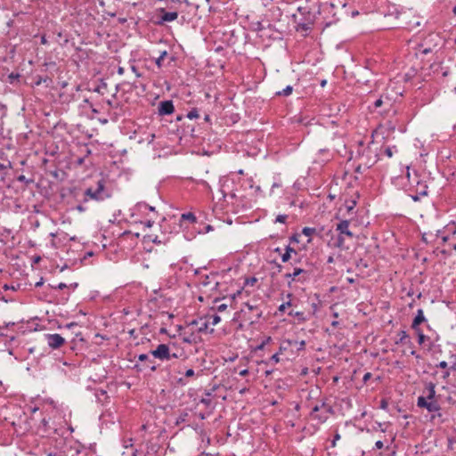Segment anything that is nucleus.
Listing matches in <instances>:
<instances>
[{"label": "nucleus", "mask_w": 456, "mask_h": 456, "mask_svg": "<svg viewBox=\"0 0 456 456\" xmlns=\"http://www.w3.org/2000/svg\"><path fill=\"white\" fill-rule=\"evenodd\" d=\"M427 320L424 316V312L422 309H418L416 316L414 317L412 323H411V329L417 330L419 329V326L422 322H425Z\"/></svg>", "instance_id": "10"}, {"label": "nucleus", "mask_w": 456, "mask_h": 456, "mask_svg": "<svg viewBox=\"0 0 456 456\" xmlns=\"http://www.w3.org/2000/svg\"><path fill=\"white\" fill-rule=\"evenodd\" d=\"M25 180H26V178H25V176H24L23 175H20V176L18 177V181H20V182H23V181H25Z\"/></svg>", "instance_id": "55"}, {"label": "nucleus", "mask_w": 456, "mask_h": 456, "mask_svg": "<svg viewBox=\"0 0 456 456\" xmlns=\"http://www.w3.org/2000/svg\"><path fill=\"white\" fill-rule=\"evenodd\" d=\"M149 368L151 371H155L157 370V366L153 364V362L150 363Z\"/></svg>", "instance_id": "52"}, {"label": "nucleus", "mask_w": 456, "mask_h": 456, "mask_svg": "<svg viewBox=\"0 0 456 456\" xmlns=\"http://www.w3.org/2000/svg\"><path fill=\"white\" fill-rule=\"evenodd\" d=\"M305 274L306 271L302 268H295L292 273H286L285 278L289 279L290 281H295L297 276L300 274Z\"/></svg>", "instance_id": "12"}, {"label": "nucleus", "mask_w": 456, "mask_h": 456, "mask_svg": "<svg viewBox=\"0 0 456 456\" xmlns=\"http://www.w3.org/2000/svg\"><path fill=\"white\" fill-rule=\"evenodd\" d=\"M448 443H449V446L452 450H454L455 447L453 446V444L456 443V441H454L452 438H448Z\"/></svg>", "instance_id": "43"}, {"label": "nucleus", "mask_w": 456, "mask_h": 456, "mask_svg": "<svg viewBox=\"0 0 456 456\" xmlns=\"http://www.w3.org/2000/svg\"><path fill=\"white\" fill-rule=\"evenodd\" d=\"M132 70L136 73L137 77H140V74L136 72V68L134 66H132Z\"/></svg>", "instance_id": "58"}, {"label": "nucleus", "mask_w": 456, "mask_h": 456, "mask_svg": "<svg viewBox=\"0 0 456 456\" xmlns=\"http://www.w3.org/2000/svg\"><path fill=\"white\" fill-rule=\"evenodd\" d=\"M291 258V255L289 252H285L281 255V261L287 263Z\"/></svg>", "instance_id": "34"}, {"label": "nucleus", "mask_w": 456, "mask_h": 456, "mask_svg": "<svg viewBox=\"0 0 456 456\" xmlns=\"http://www.w3.org/2000/svg\"><path fill=\"white\" fill-rule=\"evenodd\" d=\"M194 376V370L192 369H189L185 371V377L191 378Z\"/></svg>", "instance_id": "40"}, {"label": "nucleus", "mask_w": 456, "mask_h": 456, "mask_svg": "<svg viewBox=\"0 0 456 456\" xmlns=\"http://www.w3.org/2000/svg\"><path fill=\"white\" fill-rule=\"evenodd\" d=\"M201 183H202L204 186L209 187V186H208V183H207V182H205V181H202V182H201Z\"/></svg>", "instance_id": "64"}, {"label": "nucleus", "mask_w": 456, "mask_h": 456, "mask_svg": "<svg viewBox=\"0 0 456 456\" xmlns=\"http://www.w3.org/2000/svg\"><path fill=\"white\" fill-rule=\"evenodd\" d=\"M325 85H326V80H322V81L321 82V86L323 87Z\"/></svg>", "instance_id": "63"}, {"label": "nucleus", "mask_w": 456, "mask_h": 456, "mask_svg": "<svg viewBox=\"0 0 456 456\" xmlns=\"http://www.w3.org/2000/svg\"><path fill=\"white\" fill-rule=\"evenodd\" d=\"M150 354L160 361H169L172 358H177L176 354H171L170 347L167 344H159L158 346L151 350Z\"/></svg>", "instance_id": "4"}, {"label": "nucleus", "mask_w": 456, "mask_h": 456, "mask_svg": "<svg viewBox=\"0 0 456 456\" xmlns=\"http://www.w3.org/2000/svg\"><path fill=\"white\" fill-rule=\"evenodd\" d=\"M330 406L326 405L325 403H322L320 406L315 405L311 411V416L313 419H321L322 417L318 414V411H322L323 413H328L330 412Z\"/></svg>", "instance_id": "9"}, {"label": "nucleus", "mask_w": 456, "mask_h": 456, "mask_svg": "<svg viewBox=\"0 0 456 456\" xmlns=\"http://www.w3.org/2000/svg\"><path fill=\"white\" fill-rule=\"evenodd\" d=\"M3 288H4V290H7V289H10V287H9L7 284L4 285V287H3Z\"/></svg>", "instance_id": "62"}, {"label": "nucleus", "mask_w": 456, "mask_h": 456, "mask_svg": "<svg viewBox=\"0 0 456 456\" xmlns=\"http://www.w3.org/2000/svg\"><path fill=\"white\" fill-rule=\"evenodd\" d=\"M47 81H51V79L48 77L38 76V77H36L35 85L36 86H40L41 84L46 83Z\"/></svg>", "instance_id": "20"}, {"label": "nucleus", "mask_w": 456, "mask_h": 456, "mask_svg": "<svg viewBox=\"0 0 456 456\" xmlns=\"http://www.w3.org/2000/svg\"><path fill=\"white\" fill-rule=\"evenodd\" d=\"M13 441V436L10 434V429H2L0 432V444L9 445Z\"/></svg>", "instance_id": "8"}, {"label": "nucleus", "mask_w": 456, "mask_h": 456, "mask_svg": "<svg viewBox=\"0 0 456 456\" xmlns=\"http://www.w3.org/2000/svg\"><path fill=\"white\" fill-rule=\"evenodd\" d=\"M356 205V202L354 200L350 201L346 205L347 212H351Z\"/></svg>", "instance_id": "30"}, {"label": "nucleus", "mask_w": 456, "mask_h": 456, "mask_svg": "<svg viewBox=\"0 0 456 456\" xmlns=\"http://www.w3.org/2000/svg\"><path fill=\"white\" fill-rule=\"evenodd\" d=\"M210 395H211L210 393H207L206 394V397H203L201 399V403H205L207 405H209L211 403Z\"/></svg>", "instance_id": "28"}, {"label": "nucleus", "mask_w": 456, "mask_h": 456, "mask_svg": "<svg viewBox=\"0 0 456 456\" xmlns=\"http://www.w3.org/2000/svg\"><path fill=\"white\" fill-rule=\"evenodd\" d=\"M388 407V402L386 399L380 401V408L386 410Z\"/></svg>", "instance_id": "38"}, {"label": "nucleus", "mask_w": 456, "mask_h": 456, "mask_svg": "<svg viewBox=\"0 0 456 456\" xmlns=\"http://www.w3.org/2000/svg\"><path fill=\"white\" fill-rule=\"evenodd\" d=\"M371 378L370 372H366L362 378L364 383H366Z\"/></svg>", "instance_id": "42"}, {"label": "nucleus", "mask_w": 456, "mask_h": 456, "mask_svg": "<svg viewBox=\"0 0 456 456\" xmlns=\"http://www.w3.org/2000/svg\"><path fill=\"white\" fill-rule=\"evenodd\" d=\"M289 316L297 317L298 320L303 321V322L305 320V316H304V313H303V312H295V311H290V312L289 313Z\"/></svg>", "instance_id": "19"}, {"label": "nucleus", "mask_w": 456, "mask_h": 456, "mask_svg": "<svg viewBox=\"0 0 456 456\" xmlns=\"http://www.w3.org/2000/svg\"><path fill=\"white\" fill-rule=\"evenodd\" d=\"M200 117L199 111L197 109H192L187 114V118L190 119L198 118Z\"/></svg>", "instance_id": "21"}, {"label": "nucleus", "mask_w": 456, "mask_h": 456, "mask_svg": "<svg viewBox=\"0 0 456 456\" xmlns=\"http://www.w3.org/2000/svg\"><path fill=\"white\" fill-rule=\"evenodd\" d=\"M138 360L140 362H148L149 363L152 362V360L150 359L147 354H141L138 355Z\"/></svg>", "instance_id": "23"}, {"label": "nucleus", "mask_w": 456, "mask_h": 456, "mask_svg": "<svg viewBox=\"0 0 456 456\" xmlns=\"http://www.w3.org/2000/svg\"><path fill=\"white\" fill-rule=\"evenodd\" d=\"M447 366H448V363L445 361H442L436 365L437 368H441V369H445V368H447Z\"/></svg>", "instance_id": "39"}, {"label": "nucleus", "mask_w": 456, "mask_h": 456, "mask_svg": "<svg viewBox=\"0 0 456 456\" xmlns=\"http://www.w3.org/2000/svg\"><path fill=\"white\" fill-rule=\"evenodd\" d=\"M159 11L162 13L159 23L174 21L178 17L177 12H166L163 8H161Z\"/></svg>", "instance_id": "7"}, {"label": "nucleus", "mask_w": 456, "mask_h": 456, "mask_svg": "<svg viewBox=\"0 0 456 456\" xmlns=\"http://www.w3.org/2000/svg\"><path fill=\"white\" fill-rule=\"evenodd\" d=\"M257 281V279L255 277H251L246 280L245 284L253 286Z\"/></svg>", "instance_id": "32"}, {"label": "nucleus", "mask_w": 456, "mask_h": 456, "mask_svg": "<svg viewBox=\"0 0 456 456\" xmlns=\"http://www.w3.org/2000/svg\"><path fill=\"white\" fill-rule=\"evenodd\" d=\"M167 56V51H163L159 57L156 60V64L158 67H161L162 66V61L164 60V58Z\"/></svg>", "instance_id": "22"}, {"label": "nucleus", "mask_w": 456, "mask_h": 456, "mask_svg": "<svg viewBox=\"0 0 456 456\" xmlns=\"http://www.w3.org/2000/svg\"><path fill=\"white\" fill-rule=\"evenodd\" d=\"M293 87L291 86H287L282 91L277 92V95L280 96H289L292 94Z\"/></svg>", "instance_id": "14"}, {"label": "nucleus", "mask_w": 456, "mask_h": 456, "mask_svg": "<svg viewBox=\"0 0 456 456\" xmlns=\"http://www.w3.org/2000/svg\"><path fill=\"white\" fill-rule=\"evenodd\" d=\"M286 252H289V254H290V255H291V253L297 255V251L294 248H292L290 246H288L286 248Z\"/></svg>", "instance_id": "46"}, {"label": "nucleus", "mask_w": 456, "mask_h": 456, "mask_svg": "<svg viewBox=\"0 0 456 456\" xmlns=\"http://www.w3.org/2000/svg\"><path fill=\"white\" fill-rule=\"evenodd\" d=\"M139 209H149L151 211H155V208L149 206L146 203H139L138 205Z\"/></svg>", "instance_id": "25"}, {"label": "nucleus", "mask_w": 456, "mask_h": 456, "mask_svg": "<svg viewBox=\"0 0 456 456\" xmlns=\"http://www.w3.org/2000/svg\"><path fill=\"white\" fill-rule=\"evenodd\" d=\"M206 320H209L210 321L209 324L212 326H215L220 322L221 318L219 315L214 314V315L206 317Z\"/></svg>", "instance_id": "15"}, {"label": "nucleus", "mask_w": 456, "mask_h": 456, "mask_svg": "<svg viewBox=\"0 0 456 456\" xmlns=\"http://www.w3.org/2000/svg\"><path fill=\"white\" fill-rule=\"evenodd\" d=\"M291 305V302L290 301H288V302H285L283 304H281L280 306H279V311L281 312H284L285 309L289 306Z\"/></svg>", "instance_id": "33"}, {"label": "nucleus", "mask_w": 456, "mask_h": 456, "mask_svg": "<svg viewBox=\"0 0 456 456\" xmlns=\"http://www.w3.org/2000/svg\"><path fill=\"white\" fill-rule=\"evenodd\" d=\"M382 104H383V101H382V99H378V100H376V101H375V102H374V106H375V108H379V107H380Z\"/></svg>", "instance_id": "44"}, {"label": "nucleus", "mask_w": 456, "mask_h": 456, "mask_svg": "<svg viewBox=\"0 0 456 456\" xmlns=\"http://www.w3.org/2000/svg\"><path fill=\"white\" fill-rule=\"evenodd\" d=\"M153 223H154V221L148 220V221L146 222V226H147V227H151V226H152Z\"/></svg>", "instance_id": "54"}, {"label": "nucleus", "mask_w": 456, "mask_h": 456, "mask_svg": "<svg viewBox=\"0 0 456 456\" xmlns=\"http://www.w3.org/2000/svg\"><path fill=\"white\" fill-rule=\"evenodd\" d=\"M148 238L154 243H160V240H158V237L155 236V238H151V236H148Z\"/></svg>", "instance_id": "51"}, {"label": "nucleus", "mask_w": 456, "mask_h": 456, "mask_svg": "<svg viewBox=\"0 0 456 456\" xmlns=\"http://www.w3.org/2000/svg\"><path fill=\"white\" fill-rule=\"evenodd\" d=\"M105 183V181L101 179L97 182L95 188L92 186L88 187L85 191V196L86 197L85 201H87L88 199L95 201H103L104 200L110 198L111 194L106 189Z\"/></svg>", "instance_id": "2"}, {"label": "nucleus", "mask_w": 456, "mask_h": 456, "mask_svg": "<svg viewBox=\"0 0 456 456\" xmlns=\"http://www.w3.org/2000/svg\"><path fill=\"white\" fill-rule=\"evenodd\" d=\"M6 168H7L6 166L0 163V171H1L0 179H4Z\"/></svg>", "instance_id": "35"}, {"label": "nucleus", "mask_w": 456, "mask_h": 456, "mask_svg": "<svg viewBox=\"0 0 456 456\" xmlns=\"http://www.w3.org/2000/svg\"><path fill=\"white\" fill-rule=\"evenodd\" d=\"M216 436V442L217 443H221V444H224L226 442V439H223L222 437H219L218 435Z\"/></svg>", "instance_id": "50"}, {"label": "nucleus", "mask_w": 456, "mask_h": 456, "mask_svg": "<svg viewBox=\"0 0 456 456\" xmlns=\"http://www.w3.org/2000/svg\"><path fill=\"white\" fill-rule=\"evenodd\" d=\"M375 446H376V448H378V449H381V448H383V447H384V442H382V441L379 440V441H377V442H376Z\"/></svg>", "instance_id": "45"}, {"label": "nucleus", "mask_w": 456, "mask_h": 456, "mask_svg": "<svg viewBox=\"0 0 456 456\" xmlns=\"http://www.w3.org/2000/svg\"><path fill=\"white\" fill-rule=\"evenodd\" d=\"M447 230L452 233L456 232L455 222L452 221L446 226Z\"/></svg>", "instance_id": "29"}, {"label": "nucleus", "mask_w": 456, "mask_h": 456, "mask_svg": "<svg viewBox=\"0 0 456 456\" xmlns=\"http://www.w3.org/2000/svg\"><path fill=\"white\" fill-rule=\"evenodd\" d=\"M47 456H62V454L61 452H51L47 453Z\"/></svg>", "instance_id": "48"}, {"label": "nucleus", "mask_w": 456, "mask_h": 456, "mask_svg": "<svg viewBox=\"0 0 456 456\" xmlns=\"http://www.w3.org/2000/svg\"><path fill=\"white\" fill-rule=\"evenodd\" d=\"M336 230L338 232V237L337 239L336 247L342 248L345 243L344 236L348 238H353L354 234L349 229V221L348 220H341L336 226Z\"/></svg>", "instance_id": "3"}, {"label": "nucleus", "mask_w": 456, "mask_h": 456, "mask_svg": "<svg viewBox=\"0 0 456 456\" xmlns=\"http://www.w3.org/2000/svg\"><path fill=\"white\" fill-rule=\"evenodd\" d=\"M77 210H78V211H80V212H82V211H84V210H85V208H84L81 205L77 206Z\"/></svg>", "instance_id": "57"}, {"label": "nucleus", "mask_w": 456, "mask_h": 456, "mask_svg": "<svg viewBox=\"0 0 456 456\" xmlns=\"http://www.w3.org/2000/svg\"><path fill=\"white\" fill-rule=\"evenodd\" d=\"M158 110L160 116L170 115L174 112L175 107L173 102L168 100L160 102Z\"/></svg>", "instance_id": "6"}, {"label": "nucleus", "mask_w": 456, "mask_h": 456, "mask_svg": "<svg viewBox=\"0 0 456 456\" xmlns=\"http://www.w3.org/2000/svg\"><path fill=\"white\" fill-rule=\"evenodd\" d=\"M182 219L183 220H188L191 223H194L196 221V217L195 216L192 214V213H184L182 215Z\"/></svg>", "instance_id": "18"}, {"label": "nucleus", "mask_w": 456, "mask_h": 456, "mask_svg": "<svg viewBox=\"0 0 456 456\" xmlns=\"http://www.w3.org/2000/svg\"><path fill=\"white\" fill-rule=\"evenodd\" d=\"M415 332L417 333L418 335V342L419 345L423 344L425 342V339H426V336L423 334L422 330L420 329H417V330H414Z\"/></svg>", "instance_id": "17"}, {"label": "nucleus", "mask_w": 456, "mask_h": 456, "mask_svg": "<svg viewBox=\"0 0 456 456\" xmlns=\"http://www.w3.org/2000/svg\"><path fill=\"white\" fill-rule=\"evenodd\" d=\"M209 322H210V321H209V320H206V321L201 324V326L199 328V330H200V332H202V331H206V330H208V325H210V324H209Z\"/></svg>", "instance_id": "26"}, {"label": "nucleus", "mask_w": 456, "mask_h": 456, "mask_svg": "<svg viewBox=\"0 0 456 456\" xmlns=\"http://www.w3.org/2000/svg\"><path fill=\"white\" fill-rule=\"evenodd\" d=\"M118 73L119 75L124 74V68L119 67V68H118Z\"/></svg>", "instance_id": "56"}, {"label": "nucleus", "mask_w": 456, "mask_h": 456, "mask_svg": "<svg viewBox=\"0 0 456 456\" xmlns=\"http://www.w3.org/2000/svg\"><path fill=\"white\" fill-rule=\"evenodd\" d=\"M424 395L419 396L417 405L419 408H426L429 412H436L440 410L438 403L435 399L436 386L428 383L424 390Z\"/></svg>", "instance_id": "1"}, {"label": "nucleus", "mask_w": 456, "mask_h": 456, "mask_svg": "<svg viewBox=\"0 0 456 456\" xmlns=\"http://www.w3.org/2000/svg\"><path fill=\"white\" fill-rule=\"evenodd\" d=\"M272 340L271 337L266 338L259 346H257V350H262L265 348V345Z\"/></svg>", "instance_id": "27"}, {"label": "nucleus", "mask_w": 456, "mask_h": 456, "mask_svg": "<svg viewBox=\"0 0 456 456\" xmlns=\"http://www.w3.org/2000/svg\"><path fill=\"white\" fill-rule=\"evenodd\" d=\"M334 439L336 441L339 440L340 439V435L339 434H336L335 436H334Z\"/></svg>", "instance_id": "59"}, {"label": "nucleus", "mask_w": 456, "mask_h": 456, "mask_svg": "<svg viewBox=\"0 0 456 456\" xmlns=\"http://www.w3.org/2000/svg\"><path fill=\"white\" fill-rule=\"evenodd\" d=\"M65 288H67V285H66L65 283H63V282H61V283H59V284L56 286V289H65Z\"/></svg>", "instance_id": "49"}, {"label": "nucleus", "mask_w": 456, "mask_h": 456, "mask_svg": "<svg viewBox=\"0 0 456 456\" xmlns=\"http://www.w3.org/2000/svg\"><path fill=\"white\" fill-rule=\"evenodd\" d=\"M416 192H418L421 196H427L428 195V185L425 182H420L417 180L416 184Z\"/></svg>", "instance_id": "11"}, {"label": "nucleus", "mask_w": 456, "mask_h": 456, "mask_svg": "<svg viewBox=\"0 0 456 456\" xmlns=\"http://www.w3.org/2000/svg\"><path fill=\"white\" fill-rule=\"evenodd\" d=\"M302 233L307 237H311L313 234L316 233V229L312 227H304Z\"/></svg>", "instance_id": "16"}, {"label": "nucleus", "mask_w": 456, "mask_h": 456, "mask_svg": "<svg viewBox=\"0 0 456 456\" xmlns=\"http://www.w3.org/2000/svg\"><path fill=\"white\" fill-rule=\"evenodd\" d=\"M202 442H205L208 444H211V438L209 436H207L206 434H202Z\"/></svg>", "instance_id": "37"}, {"label": "nucleus", "mask_w": 456, "mask_h": 456, "mask_svg": "<svg viewBox=\"0 0 456 456\" xmlns=\"http://www.w3.org/2000/svg\"><path fill=\"white\" fill-rule=\"evenodd\" d=\"M288 218L286 215H279L276 217V222L284 224Z\"/></svg>", "instance_id": "31"}, {"label": "nucleus", "mask_w": 456, "mask_h": 456, "mask_svg": "<svg viewBox=\"0 0 456 456\" xmlns=\"http://www.w3.org/2000/svg\"><path fill=\"white\" fill-rule=\"evenodd\" d=\"M227 309V305L226 304H220L216 306V311L217 312H224Z\"/></svg>", "instance_id": "36"}, {"label": "nucleus", "mask_w": 456, "mask_h": 456, "mask_svg": "<svg viewBox=\"0 0 456 456\" xmlns=\"http://www.w3.org/2000/svg\"><path fill=\"white\" fill-rule=\"evenodd\" d=\"M398 338L395 340V344H404L406 342H410L409 340V335L405 330H400L397 334Z\"/></svg>", "instance_id": "13"}, {"label": "nucleus", "mask_w": 456, "mask_h": 456, "mask_svg": "<svg viewBox=\"0 0 456 456\" xmlns=\"http://www.w3.org/2000/svg\"><path fill=\"white\" fill-rule=\"evenodd\" d=\"M280 362L279 353H276L271 356L269 359V362L272 364H276Z\"/></svg>", "instance_id": "24"}, {"label": "nucleus", "mask_w": 456, "mask_h": 456, "mask_svg": "<svg viewBox=\"0 0 456 456\" xmlns=\"http://www.w3.org/2000/svg\"><path fill=\"white\" fill-rule=\"evenodd\" d=\"M42 284H43V281H38V282H37V283H36V287H39V286H41Z\"/></svg>", "instance_id": "61"}, {"label": "nucleus", "mask_w": 456, "mask_h": 456, "mask_svg": "<svg viewBox=\"0 0 456 456\" xmlns=\"http://www.w3.org/2000/svg\"><path fill=\"white\" fill-rule=\"evenodd\" d=\"M385 153L387 154V157L391 158L393 156V152H392V150L390 148H387L385 150Z\"/></svg>", "instance_id": "47"}, {"label": "nucleus", "mask_w": 456, "mask_h": 456, "mask_svg": "<svg viewBox=\"0 0 456 456\" xmlns=\"http://www.w3.org/2000/svg\"><path fill=\"white\" fill-rule=\"evenodd\" d=\"M248 370H247V369H244L240 371V376H246V375H248Z\"/></svg>", "instance_id": "53"}, {"label": "nucleus", "mask_w": 456, "mask_h": 456, "mask_svg": "<svg viewBox=\"0 0 456 456\" xmlns=\"http://www.w3.org/2000/svg\"><path fill=\"white\" fill-rule=\"evenodd\" d=\"M421 197V195H419L418 192L415 191V194H411V198L414 200V201H419V198Z\"/></svg>", "instance_id": "41"}, {"label": "nucleus", "mask_w": 456, "mask_h": 456, "mask_svg": "<svg viewBox=\"0 0 456 456\" xmlns=\"http://www.w3.org/2000/svg\"><path fill=\"white\" fill-rule=\"evenodd\" d=\"M336 443H337V441L335 439H333L332 442H331V446L335 447L336 446Z\"/></svg>", "instance_id": "60"}, {"label": "nucleus", "mask_w": 456, "mask_h": 456, "mask_svg": "<svg viewBox=\"0 0 456 456\" xmlns=\"http://www.w3.org/2000/svg\"><path fill=\"white\" fill-rule=\"evenodd\" d=\"M45 338L48 346L53 349H57L61 347L65 342V339L60 334L57 333L46 334Z\"/></svg>", "instance_id": "5"}]
</instances>
